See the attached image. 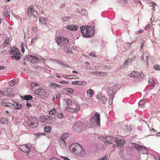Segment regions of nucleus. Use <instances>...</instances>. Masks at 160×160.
<instances>
[{
	"label": "nucleus",
	"instance_id": "1",
	"mask_svg": "<svg viewBox=\"0 0 160 160\" xmlns=\"http://www.w3.org/2000/svg\"><path fill=\"white\" fill-rule=\"evenodd\" d=\"M70 150L76 155L82 157L85 155V152L83 147L77 143L72 144L69 148Z\"/></svg>",
	"mask_w": 160,
	"mask_h": 160
},
{
	"label": "nucleus",
	"instance_id": "2",
	"mask_svg": "<svg viewBox=\"0 0 160 160\" xmlns=\"http://www.w3.org/2000/svg\"><path fill=\"white\" fill-rule=\"evenodd\" d=\"M100 114L96 112L94 116L90 119V121L87 122V126L88 127L91 128L94 127L95 123H96L98 126H100Z\"/></svg>",
	"mask_w": 160,
	"mask_h": 160
},
{
	"label": "nucleus",
	"instance_id": "3",
	"mask_svg": "<svg viewBox=\"0 0 160 160\" xmlns=\"http://www.w3.org/2000/svg\"><path fill=\"white\" fill-rule=\"evenodd\" d=\"M82 34L84 38L91 37L93 35L94 31L91 27L87 26L80 27Z\"/></svg>",
	"mask_w": 160,
	"mask_h": 160
},
{
	"label": "nucleus",
	"instance_id": "4",
	"mask_svg": "<svg viewBox=\"0 0 160 160\" xmlns=\"http://www.w3.org/2000/svg\"><path fill=\"white\" fill-rule=\"evenodd\" d=\"M55 40L58 45L60 46V47H64V48H65L64 46H66L69 42L67 38L62 36L57 37L55 39Z\"/></svg>",
	"mask_w": 160,
	"mask_h": 160
},
{
	"label": "nucleus",
	"instance_id": "5",
	"mask_svg": "<svg viewBox=\"0 0 160 160\" xmlns=\"http://www.w3.org/2000/svg\"><path fill=\"white\" fill-rule=\"evenodd\" d=\"M98 139H101L105 142V144L107 145L112 143L116 139L115 137H102L100 136Z\"/></svg>",
	"mask_w": 160,
	"mask_h": 160
},
{
	"label": "nucleus",
	"instance_id": "6",
	"mask_svg": "<svg viewBox=\"0 0 160 160\" xmlns=\"http://www.w3.org/2000/svg\"><path fill=\"white\" fill-rule=\"evenodd\" d=\"M132 146L138 151L141 154H145L148 153V151L144 146L134 143L132 144Z\"/></svg>",
	"mask_w": 160,
	"mask_h": 160
},
{
	"label": "nucleus",
	"instance_id": "7",
	"mask_svg": "<svg viewBox=\"0 0 160 160\" xmlns=\"http://www.w3.org/2000/svg\"><path fill=\"white\" fill-rule=\"evenodd\" d=\"M10 54L12 55V58L15 60H18L20 59V53L18 48L13 47L11 50Z\"/></svg>",
	"mask_w": 160,
	"mask_h": 160
},
{
	"label": "nucleus",
	"instance_id": "8",
	"mask_svg": "<svg viewBox=\"0 0 160 160\" xmlns=\"http://www.w3.org/2000/svg\"><path fill=\"white\" fill-rule=\"evenodd\" d=\"M84 124L81 122H78L75 123L72 128L75 131L81 132L84 129Z\"/></svg>",
	"mask_w": 160,
	"mask_h": 160
},
{
	"label": "nucleus",
	"instance_id": "9",
	"mask_svg": "<svg viewBox=\"0 0 160 160\" xmlns=\"http://www.w3.org/2000/svg\"><path fill=\"white\" fill-rule=\"evenodd\" d=\"M27 123L30 127L34 128L38 126V120L35 117H30Z\"/></svg>",
	"mask_w": 160,
	"mask_h": 160
},
{
	"label": "nucleus",
	"instance_id": "10",
	"mask_svg": "<svg viewBox=\"0 0 160 160\" xmlns=\"http://www.w3.org/2000/svg\"><path fill=\"white\" fill-rule=\"evenodd\" d=\"M34 93L35 94L42 96L43 97H46L47 95L45 90L41 88L35 90L34 92Z\"/></svg>",
	"mask_w": 160,
	"mask_h": 160
},
{
	"label": "nucleus",
	"instance_id": "11",
	"mask_svg": "<svg viewBox=\"0 0 160 160\" xmlns=\"http://www.w3.org/2000/svg\"><path fill=\"white\" fill-rule=\"evenodd\" d=\"M24 60H28L32 63H36L38 61V58L35 56L31 55H27L24 58Z\"/></svg>",
	"mask_w": 160,
	"mask_h": 160
},
{
	"label": "nucleus",
	"instance_id": "12",
	"mask_svg": "<svg viewBox=\"0 0 160 160\" xmlns=\"http://www.w3.org/2000/svg\"><path fill=\"white\" fill-rule=\"evenodd\" d=\"M31 146L30 145H28V144L23 145L19 146V148L23 152L28 153L31 150Z\"/></svg>",
	"mask_w": 160,
	"mask_h": 160
},
{
	"label": "nucleus",
	"instance_id": "13",
	"mask_svg": "<svg viewBox=\"0 0 160 160\" xmlns=\"http://www.w3.org/2000/svg\"><path fill=\"white\" fill-rule=\"evenodd\" d=\"M12 91V89L8 88H6L2 91V96L5 95L11 97L13 94Z\"/></svg>",
	"mask_w": 160,
	"mask_h": 160
},
{
	"label": "nucleus",
	"instance_id": "14",
	"mask_svg": "<svg viewBox=\"0 0 160 160\" xmlns=\"http://www.w3.org/2000/svg\"><path fill=\"white\" fill-rule=\"evenodd\" d=\"M80 107L79 105L77 106L75 104L72 105L70 108H67V110L73 113L79 110Z\"/></svg>",
	"mask_w": 160,
	"mask_h": 160
},
{
	"label": "nucleus",
	"instance_id": "15",
	"mask_svg": "<svg viewBox=\"0 0 160 160\" xmlns=\"http://www.w3.org/2000/svg\"><path fill=\"white\" fill-rule=\"evenodd\" d=\"M116 143L117 147L123 146L124 144L125 141L122 139H118L116 138L114 141Z\"/></svg>",
	"mask_w": 160,
	"mask_h": 160
},
{
	"label": "nucleus",
	"instance_id": "16",
	"mask_svg": "<svg viewBox=\"0 0 160 160\" xmlns=\"http://www.w3.org/2000/svg\"><path fill=\"white\" fill-rule=\"evenodd\" d=\"M34 12V6L32 5L29 6L27 9L28 15L29 17H30L33 15Z\"/></svg>",
	"mask_w": 160,
	"mask_h": 160
},
{
	"label": "nucleus",
	"instance_id": "17",
	"mask_svg": "<svg viewBox=\"0 0 160 160\" xmlns=\"http://www.w3.org/2000/svg\"><path fill=\"white\" fill-rule=\"evenodd\" d=\"M72 83L73 85H78L80 86H84L86 85L87 83L86 81H73L72 82Z\"/></svg>",
	"mask_w": 160,
	"mask_h": 160
},
{
	"label": "nucleus",
	"instance_id": "18",
	"mask_svg": "<svg viewBox=\"0 0 160 160\" xmlns=\"http://www.w3.org/2000/svg\"><path fill=\"white\" fill-rule=\"evenodd\" d=\"M97 98L99 101L102 102L103 103L106 102L107 99L104 96H101L100 95H98L96 96Z\"/></svg>",
	"mask_w": 160,
	"mask_h": 160
},
{
	"label": "nucleus",
	"instance_id": "19",
	"mask_svg": "<svg viewBox=\"0 0 160 160\" xmlns=\"http://www.w3.org/2000/svg\"><path fill=\"white\" fill-rule=\"evenodd\" d=\"M59 144L60 147L63 149H65L67 148L66 144L65 141L59 140Z\"/></svg>",
	"mask_w": 160,
	"mask_h": 160
},
{
	"label": "nucleus",
	"instance_id": "20",
	"mask_svg": "<svg viewBox=\"0 0 160 160\" xmlns=\"http://www.w3.org/2000/svg\"><path fill=\"white\" fill-rule=\"evenodd\" d=\"M67 28L70 30L72 31H76L78 29V27L77 26H75L72 24L67 26Z\"/></svg>",
	"mask_w": 160,
	"mask_h": 160
},
{
	"label": "nucleus",
	"instance_id": "21",
	"mask_svg": "<svg viewBox=\"0 0 160 160\" xmlns=\"http://www.w3.org/2000/svg\"><path fill=\"white\" fill-rule=\"evenodd\" d=\"M107 91L109 96L112 97L115 94L114 90L110 88H108L107 89Z\"/></svg>",
	"mask_w": 160,
	"mask_h": 160
},
{
	"label": "nucleus",
	"instance_id": "22",
	"mask_svg": "<svg viewBox=\"0 0 160 160\" xmlns=\"http://www.w3.org/2000/svg\"><path fill=\"white\" fill-rule=\"evenodd\" d=\"M23 100H31L33 98L30 95H27L22 97Z\"/></svg>",
	"mask_w": 160,
	"mask_h": 160
},
{
	"label": "nucleus",
	"instance_id": "23",
	"mask_svg": "<svg viewBox=\"0 0 160 160\" xmlns=\"http://www.w3.org/2000/svg\"><path fill=\"white\" fill-rule=\"evenodd\" d=\"M4 106L5 107H8L11 108H13L14 106V104L12 103L7 102L4 103Z\"/></svg>",
	"mask_w": 160,
	"mask_h": 160
},
{
	"label": "nucleus",
	"instance_id": "24",
	"mask_svg": "<svg viewBox=\"0 0 160 160\" xmlns=\"http://www.w3.org/2000/svg\"><path fill=\"white\" fill-rule=\"evenodd\" d=\"M17 80L15 79H13L9 82V85L11 87H12L14 86L17 83Z\"/></svg>",
	"mask_w": 160,
	"mask_h": 160
},
{
	"label": "nucleus",
	"instance_id": "25",
	"mask_svg": "<svg viewBox=\"0 0 160 160\" xmlns=\"http://www.w3.org/2000/svg\"><path fill=\"white\" fill-rule=\"evenodd\" d=\"M65 102L67 104V108H70L72 105V102L70 99H66L65 100Z\"/></svg>",
	"mask_w": 160,
	"mask_h": 160
},
{
	"label": "nucleus",
	"instance_id": "26",
	"mask_svg": "<svg viewBox=\"0 0 160 160\" xmlns=\"http://www.w3.org/2000/svg\"><path fill=\"white\" fill-rule=\"evenodd\" d=\"M93 90L91 89H89L87 91V94L88 97H91L93 95Z\"/></svg>",
	"mask_w": 160,
	"mask_h": 160
},
{
	"label": "nucleus",
	"instance_id": "27",
	"mask_svg": "<svg viewBox=\"0 0 160 160\" xmlns=\"http://www.w3.org/2000/svg\"><path fill=\"white\" fill-rule=\"evenodd\" d=\"M7 122V118L5 117H3L0 118V122L2 124L6 123Z\"/></svg>",
	"mask_w": 160,
	"mask_h": 160
},
{
	"label": "nucleus",
	"instance_id": "28",
	"mask_svg": "<svg viewBox=\"0 0 160 160\" xmlns=\"http://www.w3.org/2000/svg\"><path fill=\"white\" fill-rule=\"evenodd\" d=\"M50 87L53 88H56L58 87L60 88L61 87V86L57 83H52L51 84Z\"/></svg>",
	"mask_w": 160,
	"mask_h": 160
},
{
	"label": "nucleus",
	"instance_id": "29",
	"mask_svg": "<svg viewBox=\"0 0 160 160\" xmlns=\"http://www.w3.org/2000/svg\"><path fill=\"white\" fill-rule=\"evenodd\" d=\"M22 105L21 104H19L18 103H16L14 104V109H19L22 107Z\"/></svg>",
	"mask_w": 160,
	"mask_h": 160
},
{
	"label": "nucleus",
	"instance_id": "30",
	"mask_svg": "<svg viewBox=\"0 0 160 160\" xmlns=\"http://www.w3.org/2000/svg\"><path fill=\"white\" fill-rule=\"evenodd\" d=\"M51 130L52 128L50 126H47L44 128V130L46 132H49Z\"/></svg>",
	"mask_w": 160,
	"mask_h": 160
},
{
	"label": "nucleus",
	"instance_id": "31",
	"mask_svg": "<svg viewBox=\"0 0 160 160\" xmlns=\"http://www.w3.org/2000/svg\"><path fill=\"white\" fill-rule=\"evenodd\" d=\"M137 74H138V72L134 71L132 73L129 74V76L132 77L136 78Z\"/></svg>",
	"mask_w": 160,
	"mask_h": 160
},
{
	"label": "nucleus",
	"instance_id": "32",
	"mask_svg": "<svg viewBox=\"0 0 160 160\" xmlns=\"http://www.w3.org/2000/svg\"><path fill=\"white\" fill-rule=\"evenodd\" d=\"M68 137V135L67 133H64L60 138L59 140H61L62 141H65V139H66Z\"/></svg>",
	"mask_w": 160,
	"mask_h": 160
},
{
	"label": "nucleus",
	"instance_id": "33",
	"mask_svg": "<svg viewBox=\"0 0 160 160\" xmlns=\"http://www.w3.org/2000/svg\"><path fill=\"white\" fill-rule=\"evenodd\" d=\"M63 50L65 52H67L68 54H70L72 53V49L71 48H68L67 49L65 48Z\"/></svg>",
	"mask_w": 160,
	"mask_h": 160
},
{
	"label": "nucleus",
	"instance_id": "34",
	"mask_svg": "<svg viewBox=\"0 0 160 160\" xmlns=\"http://www.w3.org/2000/svg\"><path fill=\"white\" fill-rule=\"evenodd\" d=\"M9 38L8 37H7L5 38V40L4 41L3 44L5 46L8 45V42H9Z\"/></svg>",
	"mask_w": 160,
	"mask_h": 160
},
{
	"label": "nucleus",
	"instance_id": "35",
	"mask_svg": "<svg viewBox=\"0 0 160 160\" xmlns=\"http://www.w3.org/2000/svg\"><path fill=\"white\" fill-rule=\"evenodd\" d=\"M49 121H48V123H52L53 122L54 120V118L52 116H49Z\"/></svg>",
	"mask_w": 160,
	"mask_h": 160
},
{
	"label": "nucleus",
	"instance_id": "36",
	"mask_svg": "<svg viewBox=\"0 0 160 160\" xmlns=\"http://www.w3.org/2000/svg\"><path fill=\"white\" fill-rule=\"evenodd\" d=\"M148 82L150 84H151L153 86H155V83L154 81L152 79H151L150 78L149 79Z\"/></svg>",
	"mask_w": 160,
	"mask_h": 160
},
{
	"label": "nucleus",
	"instance_id": "37",
	"mask_svg": "<svg viewBox=\"0 0 160 160\" xmlns=\"http://www.w3.org/2000/svg\"><path fill=\"white\" fill-rule=\"evenodd\" d=\"M39 21L41 23H43L44 24H46V18H40L39 19Z\"/></svg>",
	"mask_w": 160,
	"mask_h": 160
},
{
	"label": "nucleus",
	"instance_id": "38",
	"mask_svg": "<svg viewBox=\"0 0 160 160\" xmlns=\"http://www.w3.org/2000/svg\"><path fill=\"white\" fill-rule=\"evenodd\" d=\"M78 78V77L76 76L73 75H71L68 76V79H76Z\"/></svg>",
	"mask_w": 160,
	"mask_h": 160
},
{
	"label": "nucleus",
	"instance_id": "39",
	"mask_svg": "<svg viewBox=\"0 0 160 160\" xmlns=\"http://www.w3.org/2000/svg\"><path fill=\"white\" fill-rule=\"evenodd\" d=\"M31 87L33 88L35 87H38L39 84L38 83H35L34 82H32L30 84Z\"/></svg>",
	"mask_w": 160,
	"mask_h": 160
},
{
	"label": "nucleus",
	"instance_id": "40",
	"mask_svg": "<svg viewBox=\"0 0 160 160\" xmlns=\"http://www.w3.org/2000/svg\"><path fill=\"white\" fill-rule=\"evenodd\" d=\"M74 90L73 89H72L71 88H68L67 89V92L70 93V94H72L74 92Z\"/></svg>",
	"mask_w": 160,
	"mask_h": 160
},
{
	"label": "nucleus",
	"instance_id": "41",
	"mask_svg": "<svg viewBox=\"0 0 160 160\" xmlns=\"http://www.w3.org/2000/svg\"><path fill=\"white\" fill-rule=\"evenodd\" d=\"M70 18V17H63L61 18V20L62 22H65L67 21Z\"/></svg>",
	"mask_w": 160,
	"mask_h": 160
},
{
	"label": "nucleus",
	"instance_id": "42",
	"mask_svg": "<svg viewBox=\"0 0 160 160\" xmlns=\"http://www.w3.org/2000/svg\"><path fill=\"white\" fill-rule=\"evenodd\" d=\"M146 100H141L138 103V104L140 106H143L145 103V101H146Z\"/></svg>",
	"mask_w": 160,
	"mask_h": 160
},
{
	"label": "nucleus",
	"instance_id": "43",
	"mask_svg": "<svg viewBox=\"0 0 160 160\" xmlns=\"http://www.w3.org/2000/svg\"><path fill=\"white\" fill-rule=\"evenodd\" d=\"M24 43H23V42H22V44L21 45V51L22 53H24Z\"/></svg>",
	"mask_w": 160,
	"mask_h": 160
},
{
	"label": "nucleus",
	"instance_id": "44",
	"mask_svg": "<svg viewBox=\"0 0 160 160\" xmlns=\"http://www.w3.org/2000/svg\"><path fill=\"white\" fill-rule=\"evenodd\" d=\"M3 16L4 17H8L9 16V14L7 11H5L3 13Z\"/></svg>",
	"mask_w": 160,
	"mask_h": 160
},
{
	"label": "nucleus",
	"instance_id": "45",
	"mask_svg": "<svg viewBox=\"0 0 160 160\" xmlns=\"http://www.w3.org/2000/svg\"><path fill=\"white\" fill-rule=\"evenodd\" d=\"M55 112V109H52L51 110H50L49 112V114L50 115H53Z\"/></svg>",
	"mask_w": 160,
	"mask_h": 160
},
{
	"label": "nucleus",
	"instance_id": "46",
	"mask_svg": "<svg viewBox=\"0 0 160 160\" xmlns=\"http://www.w3.org/2000/svg\"><path fill=\"white\" fill-rule=\"evenodd\" d=\"M59 82L60 83H62L63 84H68V85L70 84V83L69 82L66 81H60Z\"/></svg>",
	"mask_w": 160,
	"mask_h": 160
},
{
	"label": "nucleus",
	"instance_id": "47",
	"mask_svg": "<svg viewBox=\"0 0 160 160\" xmlns=\"http://www.w3.org/2000/svg\"><path fill=\"white\" fill-rule=\"evenodd\" d=\"M57 117L58 118L62 119L63 117L62 113H60L57 115Z\"/></svg>",
	"mask_w": 160,
	"mask_h": 160
},
{
	"label": "nucleus",
	"instance_id": "48",
	"mask_svg": "<svg viewBox=\"0 0 160 160\" xmlns=\"http://www.w3.org/2000/svg\"><path fill=\"white\" fill-rule=\"evenodd\" d=\"M48 118H49V116H46L43 119L44 120V122H45L48 123V121H49V119Z\"/></svg>",
	"mask_w": 160,
	"mask_h": 160
},
{
	"label": "nucleus",
	"instance_id": "49",
	"mask_svg": "<svg viewBox=\"0 0 160 160\" xmlns=\"http://www.w3.org/2000/svg\"><path fill=\"white\" fill-rule=\"evenodd\" d=\"M131 60L129 58H128L127 60L125 61V62L124 63V64L126 65L128 64V63H130L131 62Z\"/></svg>",
	"mask_w": 160,
	"mask_h": 160
},
{
	"label": "nucleus",
	"instance_id": "50",
	"mask_svg": "<svg viewBox=\"0 0 160 160\" xmlns=\"http://www.w3.org/2000/svg\"><path fill=\"white\" fill-rule=\"evenodd\" d=\"M142 75L140 74V73L138 72V74H137L136 76V78H138L139 79H140V78H142Z\"/></svg>",
	"mask_w": 160,
	"mask_h": 160
},
{
	"label": "nucleus",
	"instance_id": "51",
	"mask_svg": "<svg viewBox=\"0 0 160 160\" xmlns=\"http://www.w3.org/2000/svg\"><path fill=\"white\" fill-rule=\"evenodd\" d=\"M113 98H110L109 99L108 102L110 105H112L113 103Z\"/></svg>",
	"mask_w": 160,
	"mask_h": 160
},
{
	"label": "nucleus",
	"instance_id": "52",
	"mask_svg": "<svg viewBox=\"0 0 160 160\" xmlns=\"http://www.w3.org/2000/svg\"><path fill=\"white\" fill-rule=\"evenodd\" d=\"M153 68L156 70H159V66L156 65L154 66Z\"/></svg>",
	"mask_w": 160,
	"mask_h": 160
},
{
	"label": "nucleus",
	"instance_id": "53",
	"mask_svg": "<svg viewBox=\"0 0 160 160\" xmlns=\"http://www.w3.org/2000/svg\"><path fill=\"white\" fill-rule=\"evenodd\" d=\"M108 157L106 156H104L103 157L100 159H99L98 160H107Z\"/></svg>",
	"mask_w": 160,
	"mask_h": 160
},
{
	"label": "nucleus",
	"instance_id": "54",
	"mask_svg": "<svg viewBox=\"0 0 160 160\" xmlns=\"http://www.w3.org/2000/svg\"><path fill=\"white\" fill-rule=\"evenodd\" d=\"M90 55L92 56H93L94 57H96L97 56H96V55L95 54V52H91L90 54Z\"/></svg>",
	"mask_w": 160,
	"mask_h": 160
},
{
	"label": "nucleus",
	"instance_id": "55",
	"mask_svg": "<svg viewBox=\"0 0 160 160\" xmlns=\"http://www.w3.org/2000/svg\"><path fill=\"white\" fill-rule=\"evenodd\" d=\"M146 54H145V53H142V58H141V60H143L144 59V58L145 57H146Z\"/></svg>",
	"mask_w": 160,
	"mask_h": 160
},
{
	"label": "nucleus",
	"instance_id": "56",
	"mask_svg": "<svg viewBox=\"0 0 160 160\" xmlns=\"http://www.w3.org/2000/svg\"><path fill=\"white\" fill-rule=\"evenodd\" d=\"M38 60H39V61H44L45 60V59L43 58L42 57H38Z\"/></svg>",
	"mask_w": 160,
	"mask_h": 160
},
{
	"label": "nucleus",
	"instance_id": "57",
	"mask_svg": "<svg viewBox=\"0 0 160 160\" xmlns=\"http://www.w3.org/2000/svg\"><path fill=\"white\" fill-rule=\"evenodd\" d=\"M157 5V4L155 2H152L151 4L149 5L150 7H153L154 6H155Z\"/></svg>",
	"mask_w": 160,
	"mask_h": 160
},
{
	"label": "nucleus",
	"instance_id": "58",
	"mask_svg": "<svg viewBox=\"0 0 160 160\" xmlns=\"http://www.w3.org/2000/svg\"><path fill=\"white\" fill-rule=\"evenodd\" d=\"M143 32V31L142 30H139L138 31H136L135 32V33L136 34H140Z\"/></svg>",
	"mask_w": 160,
	"mask_h": 160
},
{
	"label": "nucleus",
	"instance_id": "59",
	"mask_svg": "<svg viewBox=\"0 0 160 160\" xmlns=\"http://www.w3.org/2000/svg\"><path fill=\"white\" fill-rule=\"evenodd\" d=\"M150 24H148L147 26L145 28V29L146 30H149L150 28Z\"/></svg>",
	"mask_w": 160,
	"mask_h": 160
},
{
	"label": "nucleus",
	"instance_id": "60",
	"mask_svg": "<svg viewBox=\"0 0 160 160\" xmlns=\"http://www.w3.org/2000/svg\"><path fill=\"white\" fill-rule=\"evenodd\" d=\"M86 12V10L84 9H82L81 10V14H84Z\"/></svg>",
	"mask_w": 160,
	"mask_h": 160
},
{
	"label": "nucleus",
	"instance_id": "61",
	"mask_svg": "<svg viewBox=\"0 0 160 160\" xmlns=\"http://www.w3.org/2000/svg\"><path fill=\"white\" fill-rule=\"evenodd\" d=\"M58 63H59V64H61L64 67H66L67 65L65 64H64L63 63H62L61 62L58 61Z\"/></svg>",
	"mask_w": 160,
	"mask_h": 160
},
{
	"label": "nucleus",
	"instance_id": "62",
	"mask_svg": "<svg viewBox=\"0 0 160 160\" xmlns=\"http://www.w3.org/2000/svg\"><path fill=\"white\" fill-rule=\"evenodd\" d=\"M148 57L147 55L146 56V58L145 61L146 62V63L148 64Z\"/></svg>",
	"mask_w": 160,
	"mask_h": 160
},
{
	"label": "nucleus",
	"instance_id": "63",
	"mask_svg": "<svg viewBox=\"0 0 160 160\" xmlns=\"http://www.w3.org/2000/svg\"><path fill=\"white\" fill-rule=\"evenodd\" d=\"M27 105L28 108L32 106V104L31 103H27Z\"/></svg>",
	"mask_w": 160,
	"mask_h": 160
},
{
	"label": "nucleus",
	"instance_id": "64",
	"mask_svg": "<svg viewBox=\"0 0 160 160\" xmlns=\"http://www.w3.org/2000/svg\"><path fill=\"white\" fill-rule=\"evenodd\" d=\"M50 160H60V159L56 158H52Z\"/></svg>",
	"mask_w": 160,
	"mask_h": 160
}]
</instances>
